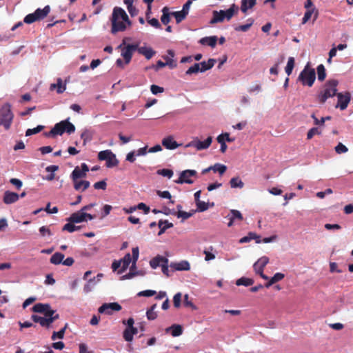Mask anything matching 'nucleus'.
Wrapping results in <instances>:
<instances>
[{
	"mask_svg": "<svg viewBox=\"0 0 353 353\" xmlns=\"http://www.w3.org/2000/svg\"><path fill=\"white\" fill-rule=\"evenodd\" d=\"M112 28L111 32L116 34L118 32H123L126 30V23L128 26L131 25V21L129 19L125 11L119 7H115L113 9L112 18Z\"/></svg>",
	"mask_w": 353,
	"mask_h": 353,
	"instance_id": "f257e3e1",
	"label": "nucleus"
},
{
	"mask_svg": "<svg viewBox=\"0 0 353 353\" xmlns=\"http://www.w3.org/2000/svg\"><path fill=\"white\" fill-rule=\"evenodd\" d=\"M339 81L336 79L328 80L323 85V90L317 94V100L319 103L324 104L327 99L333 97L337 94V85Z\"/></svg>",
	"mask_w": 353,
	"mask_h": 353,
	"instance_id": "f03ea898",
	"label": "nucleus"
},
{
	"mask_svg": "<svg viewBox=\"0 0 353 353\" xmlns=\"http://www.w3.org/2000/svg\"><path fill=\"white\" fill-rule=\"evenodd\" d=\"M130 38L125 37L122 43L118 46V48L121 50V54L125 61V64H128L132 57L134 52L138 48V43L127 44V41H130Z\"/></svg>",
	"mask_w": 353,
	"mask_h": 353,
	"instance_id": "7ed1b4c3",
	"label": "nucleus"
},
{
	"mask_svg": "<svg viewBox=\"0 0 353 353\" xmlns=\"http://www.w3.org/2000/svg\"><path fill=\"white\" fill-rule=\"evenodd\" d=\"M316 79L315 70L311 68L307 63L304 69L301 72L298 77V80L301 81L303 85L312 87Z\"/></svg>",
	"mask_w": 353,
	"mask_h": 353,
	"instance_id": "20e7f679",
	"label": "nucleus"
},
{
	"mask_svg": "<svg viewBox=\"0 0 353 353\" xmlns=\"http://www.w3.org/2000/svg\"><path fill=\"white\" fill-rule=\"evenodd\" d=\"M74 131L75 126L67 119L56 123L50 131V134L57 136L62 135L64 132H66L70 134L74 132Z\"/></svg>",
	"mask_w": 353,
	"mask_h": 353,
	"instance_id": "39448f33",
	"label": "nucleus"
},
{
	"mask_svg": "<svg viewBox=\"0 0 353 353\" xmlns=\"http://www.w3.org/2000/svg\"><path fill=\"white\" fill-rule=\"evenodd\" d=\"M13 117L14 114L11 110V105L9 103H6L0 110V121L6 130L10 129Z\"/></svg>",
	"mask_w": 353,
	"mask_h": 353,
	"instance_id": "423d86ee",
	"label": "nucleus"
},
{
	"mask_svg": "<svg viewBox=\"0 0 353 353\" xmlns=\"http://www.w3.org/2000/svg\"><path fill=\"white\" fill-rule=\"evenodd\" d=\"M50 8L49 6H45L43 9L38 8L33 13L28 14L23 19L26 23L30 24L37 21L44 19L50 12Z\"/></svg>",
	"mask_w": 353,
	"mask_h": 353,
	"instance_id": "0eeeda50",
	"label": "nucleus"
},
{
	"mask_svg": "<svg viewBox=\"0 0 353 353\" xmlns=\"http://www.w3.org/2000/svg\"><path fill=\"white\" fill-rule=\"evenodd\" d=\"M98 159L100 161H105L106 166L108 168H113L119 164V160L117 159L116 155L110 150H106L99 152Z\"/></svg>",
	"mask_w": 353,
	"mask_h": 353,
	"instance_id": "6e6552de",
	"label": "nucleus"
},
{
	"mask_svg": "<svg viewBox=\"0 0 353 353\" xmlns=\"http://www.w3.org/2000/svg\"><path fill=\"white\" fill-rule=\"evenodd\" d=\"M132 263L130 268V272L122 276V279H130L138 275V271H136V263L139 259V250L138 247L133 248L132 250Z\"/></svg>",
	"mask_w": 353,
	"mask_h": 353,
	"instance_id": "1a4fd4ad",
	"label": "nucleus"
},
{
	"mask_svg": "<svg viewBox=\"0 0 353 353\" xmlns=\"http://www.w3.org/2000/svg\"><path fill=\"white\" fill-rule=\"evenodd\" d=\"M212 142V137H208L205 141H201L197 138L194 139L192 141L185 145V148L194 147L197 150H203L208 148Z\"/></svg>",
	"mask_w": 353,
	"mask_h": 353,
	"instance_id": "9d476101",
	"label": "nucleus"
},
{
	"mask_svg": "<svg viewBox=\"0 0 353 353\" xmlns=\"http://www.w3.org/2000/svg\"><path fill=\"white\" fill-rule=\"evenodd\" d=\"M196 174L197 172L194 170H185L181 172L179 179L176 180L174 182L177 184H192L193 183L194 181L190 178L191 176H196Z\"/></svg>",
	"mask_w": 353,
	"mask_h": 353,
	"instance_id": "9b49d317",
	"label": "nucleus"
},
{
	"mask_svg": "<svg viewBox=\"0 0 353 353\" xmlns=\"http://www.w3.org/2000/svg\"><path fill=\"white\" fill-rule=\"evenodd\" d=\"M336 97L338 98V103L336 108H339L341 110H345L351 100L350 93L349 92H346L344 94L339 92L336 94Z\"/></svg>",
	"mask_w": 353,
	"mask_h": 353,
	"instance_id": "f8f14e48",
	"label": "nucleus"
},
{
	"mask_svg": "<svg viewBox=\"0 0 353 353\" xmlns=\"http://www.w3.org/2000/svg\"><path fill=\"white\" fill-rule=\"evenodd\" d=\"M89 171V168L86 163H83L81 165V168L79 166L75 167L72 171L70 177L72 181L84 178L86 176L87 172Z\"/></svg>",
	"mask_w": 353,
	"mask_h": 353,
	"instance_id": "ddd939ff",
	"label": "nucleus"
},
{
	"mask_svg": "<svg viewBox=\"0 0 353 353\" xmlns=\"http://www.w3.org/2000/svg\"><path fill=\"white\" fill-rule=\"evenodd\" d=\"M121 306L118 303H104L99 307L98 311L99 313L112 314V311H120Z\"/></svg>",
	"mask_w": 353,
	"mask_h": 353,
	"instance_id": "4468645a",
	"label": "nucleus"
},
{
	"mask_svg": "<svg viewBox=\"0 0 353 353\" xmlns=\"http://www.w3.org/2000/svg\"><path fill=\"white\" fill-rule=\"evenodd\" d=\"M225 219L229 221L228 223V227L232 226L236 221H241L243 219L242 214L237 210H230Z\"/></svg>",
	"mask_w": 353,
	"mask_h": 353,
	"instance_id": "2eb2a0df",
	"label": "nucleus"
},
{
	"mask_svg": "<svg viewBox=\"0 0 353 353\" xmlns=\"http://www.w3.org/2000/svg\"><path fill=\"white\" fill-rule=\"evenodd\" d=\"M52 309L51 308V306L48 303H37L35 304L32 308V310L34 312L37 313H41L43 314H46L48 312H50Z\"/></svg>",
	"mask_w": 353,
	"mask_h": 353,
	"instance_id": "dca6fc26",
	"label": "nucleus"
},
{
	"mask_svg": "<svg viewBox=\"0 0 353 353\" xmlns=\"http://www.w3.org/2000/svg\"><path fill=\"white\" fill-rule=\"evenodd\" d=\"M268 257L264 256L261 257L256 263H254L253 268L256 273L263 272L264 268L268 263Z\"/></svg>",
	"mask_w": 353,
	"mask_h": 353,
	"instance_id": "f3484780",
	"label": "nucleus"
},
{
	"mask_svg": "<svg viewBox=\"0 0 353 353\" xmlns=\"http://www.w3.org/2000/svg\"><path fill=\"white\" fill-rule=\"evenodd\" d=\"M162 145L168 150H174L180 145L171 136L164 138L162 140Z\"/></svg>",
	"mask_w": 353,
	"mask_h": 353,
	"instance_id": "a211bd4d",
	"label": "nucleus"
},
{
	"mask_svg": "<svg viewBox=\"0 0 353 353\" xmlns=\"http://www.w3.org/2000/svg\"><path fill=\"white\" fill-rule=\"evenodd\" d=\"M137 51L140 54L143 55L148 60L150 59L156 54V52L152 48L145 46L139 47L138 46Z\"/></svg>",
	"mask_w": 353,
	"mask_h": 353,
	"instance_id": "6ab92c4d",
	"label": "nucleus"
},
{
	"mask_svg": "<svg viewBox=\"0 0 353 353\" xmlns=\"http://www.w3.org/2000/svg\"><path fill=\"white\" fill-rule=\"evenodd\" d=\"M166 333H170L174 337L179 336L183 334V327L181 325L173 324L165 329Z\"/></svg>",
	"mask_w": 353,
	"mask_h": 353,
	"instance_id": "aec40b11",
	"label": "nucleus"
},
{
	"mask_svg": "<svg viewBox=\"0 0 353 353\" xmlns=\"http://www.w3.org/2000/svg\"><path fill=\"white\" fill-rule=\"evenodd\" d=\"M19 195L15 192L6 191L3 196V202L6 204H11L18 201Z\"/></svg>",
	"mask_w": 353,
	"mask_h": 353,
	"instance_id": "412c9836",
	"label": "nucleus"
},
{
	"mask_svg": "<svg viewBox=\"0 0 353 353\" xmlns=\"http://www.w3.org/2000/svg\"><path fill=\"white\" fill-rule=\"evenodd\" d=\"M170 267L177 271H188L190 269V265L187 261H181L179 263H172Z\"/></svg>",
	"mask_w": 353,
	"mask_h": 353,
	"instance_id": "4be33fe9",
	"label": "nucleus"
},
{
	"mask_svg": "<svg viewBox=\"0 0 353 353\" xmlns=\"http://www.w3.org/2000/svg\"><path fill=\"white\" fill-rule=\"evenodd\" d=\"M46 327H50V325L57 319L59 318V314L56 312V310H52L48 312L45 315Z\"/></svg>",
	"mask_w": 353,
	"mask_h": 353,
	"instance_id": "5701e85b",
	"label": "nucleus"
},
{
	"mask_svg": "<svg viewBox=\"0 0 353 353\" xmlns=\"http://www.w3.org/2000/svg\"><path fill=\"white\" fill-rule=\"evenodd\" d=\"M57 89V92L58 94L63 93L66 90V83H63V81L61 78H58L57 79V83H52L50 86V90H53Z\"/></svg>",
	"mask_w": 353,
	"mask_h": 353,
	"instance_id": "b1692460",
	"label": "nucleus"
},
{
	"mask_svg": "<svg viewBox=\"0 0 353 353\" xmlns=\"http://www.w3.org/2000/svg\"><path fill=\"white\" fill-rule=\"evenodd\" d=\"M74 183V188L77 191L83 192L87 190L90 187V182L88 181L81 180L78 181L76 179L75 181H72Z\"/></svg>",
	"mask_w": 353,
	"mask_h": 353,
	"instance_id": "393cba45",
	"label": "nucleus"
},
{
	"mask_svg": "<svg viewBox=\"0 0 353 353\" xmlns=\"http://www.w3.org/2000/svg\"><path fill=\"white\" fill-rule=\"evenodd\" d=\"M68 221L74 223H79L85 221L83 212L81 210L77 212L72 213L67 219Z\"/></svg>",
	"mask_w": 353,
	"mask_h": 353,
	"instance_id": "a878e982",
	"label": "nucleus"
},
{
	"mask_svg": "<svg viewBox=\"0 0 353 353\" xmlns=\"http://www.w3.org/2000/svg\"><path fill=\"white\" fill-rule=\"evenodd\" d=\"M166 261H168L166 257L157 255L150 260V265L152 269H156L157 267L161 266V263H164Z\"/></svg>",
	"mask_w": 353,
	"mask_h": 353,
	"instance_id": "bb28decb",
	"label": "nucleus"
},
{
	"mask_svg": "<svg viewBox=\"0 0 353 353\" xmlns=\"http://www.w3.org/2000/svg\"><path fill=\"white\" fill-rule=\"evenodd\" d=\"M120 261H121V268L118 271L119 274L124 272L128 269L132 261V256H131L130 253H127Z\"/></svg>",
	"mask_w": 353,
	"mask_h": 353,
	"instance_id": "cd10ccee",
	"label": "nucleus"
},
{
	"mask_svg": "<svg viewBox=\"0 0 353 353\" xmlns=\"http://www.w3.org/2000/svg\"><path fill=\"white\" fill-rule=\"evenodd\" d=\"M217 41L216 36H211V37H203L199 40V43L201 45H207L212 48H214L216 46Z\"/></svg>",
	"mask_w": 353,
	"mask_h": 353,
	"instance_id": "c85d7f7f",
	"label": "nucleus"
},
{
	"mask_svg": "<svg viewBox=\"0 0 353 353\" xmlns=\"http://www.w3.org/2000/svg\"><path fill=\"white\" fill-rule=\"evenodd\" d=\"M224 19H225V17H224L223 10H219V11L214 10L212 12V18L210 20V23L211 24L221 23V22H223Z\"/></svg>",
	"mask_w": 353,
	"mask_h": 353,
	"instance_id": "c756f323",
	"label": "nucleus"
},
{
	"mask_svg": "<svg viewBox=\"0 0 353 353\" xmlns=\"http://www.w3.org/2000/svg\"><path fill=\"white\" fill-rule=\"evenodd\" d=\"M256 4V0H241V10L246 13L248 9L252 8Z\"/></svg>",
	"mask_w": 353,
	"mask_h": 353,
	"instance_id": "7c9ffc66",
	"label": "nucleus"
},
{
	"mask_svg": "<svg viewBox=\"0 0 353 353\" xmlns=\"http://www.w3.org/2000/svg\"><path fill=\"white\" fill-rule=\"evenodd\" d=\"M162 15L161 17V21L163 24L168 25L170 21V16H172L171 12H170V9L168 7L165 6L163 8Z\"/></svg>",
	"mask_w": 353,
	"mask_h": 353,
	"instance_id": "2f4dec72",
	"label": "nucleus"
},
{
	"mask_svg": "<svg viewBox=\"0 0 353 353\" xmlns=\"http://www.w3.org/2000/svg\"><path fill=\"white\" fill-rule=\"evenodd\" d=\"M158 226L160 229L158 235L160 236L163 234L167 229L171 228L174 225L173 223L168 222L167 220H160L158 223Z\"/></svg>",
	"mask_w": 353,
	"mask_h": 353,
	"instance_id": "473e14b6",
	"label": "nucleus"
},
{
	"mask_svg": "<svg viewBox=\"0 0 353 353\" xmlns=\"http://www.w3.org/2000/svg\"><path fill=\"white\" fill-rule=\"evenodd\" d=\"M216 60L214 59H209L208 61H202L199 63L201 68H200V72H204L210 69H211L215 64Z\"/></svg>",
	"mask_w": 353,
	"mask_h": 353,
	"instance_id": "72a5a7b5",
	"label": "nucleus"
},
{
	"mask_svg": "<svg viewBox=\"0 0 353 353\" xmlns=\"http://www.w3.org/2000/svg\"><path fill=\"white\" fill-rule=\"evenodd\" d=\"M64 259V254L61 252H55L50 258V261L54 265L62 263Z\"/></svg>",
	"mask_w": 353,
	"mask_h": 353,
	"instance_id": "f704fd0d",
	"label": "nucleus"
},
{
	"mask_svg": "<svg viewBox=\"0 0 353 353\" xmlns=\"http://www.w3.org/2000/svg\"><path fill=\"white\" fill-rule=\"evenodd\" d=\"M238 10V7L235 4H232L231 7L227 10H223L224 17L228 21L230 20L234 16L235 12Z\"/></svg>",
	"mask_w": 353,
	"mask_h": 353,
	"instance_id": "c9c22d12",
	"label": "nucleus"
},
{
	"mask_svg": "<svg viewBox=\"0 0 353 353\" xmlns=\"http://www.w3.org/2000/svg\"><path fill=\"white\" fill-rule=\"evenodd\" d=\"M230 185L232 188H243L244 186L243 182L239 176L232 178L230 181Z\"/></svg>",
	"mask_w": 353,
	"mask_h": 353,
	"instance_id": "e433bc0d",
	"label": "nucleus"
},
{
	"mask_svg": "<svg viewBox=\"0 0 353 353\" xmlns=\"http://www.w3.org/2000/svg\"><path fill=\"white\" fill-rule=\"evenodd\" d=\"M68 327V323L65 325V326L61 329L59 332H53L51 339L52 341H55L57 339H62L64 337V334L65 332V330Z\"/></svg>",
	"mask_w": 353,
	"mask_h": 353,
	"instance_id": "4c0bfd02",
	"label": "nucleus"
},
{
	"mask_svg": "<svg viewBox=\"0 0 353 353\" xmlns=\"http://www.w3.org/2000/svg\"><path fill=\"white\" fill-rule=\"evenodd\" d=\"M254 283V280L250 278L241 277L236 281V285L250 286Z\"/></svg>",
	"mask_w": 353,
	"mask_h": 353,
	"instance_id": "58836bf2",
	"label": "nucleus"
},
{
	"mask_svg": "<svg viewBox=\"0 0 353 353\" xmlns=\"http://www.w3.org/2000/svg\"><path fill=\"white\" fill-rule=\"evenodd\" d=\"M317 70V74H318V79L320 81H323L325 80L326 77V72H325V68L323 64H320L317 66L316 68Z\"/></svg>",
	"mask_w": 353,
	"mask_h": 353,
	"instance_id": "ea45409f",
	"label": "nucleus"
},
{
	"mask_svg": "<svg viewBox=\"0 0 353 353\" xmlns=\"http://www.w3.org/2000/svg\"><path fill=\"white\" fill-rule=\"evenodd\" d=\"M171 14H172V16H173L175 18L176 22L177 23H181L187 17V14H185V13H184V12H182L181 10L176 11V12H172Z\"/></svg>",
	"mask_w": 353,
	"mask_h": 353,
	"instance_id": "a19ab883",
	"label": "nucleus"
},
{
	"mask_svg": "<svg viewBox=\"0 0 353 353\" xmlns=\"http://www.w3.org/2000/svg\"><path fill=\"white\" fill-rule=\"evenodd\" d=\"M74 223L69 222L65 224L62 228L63 231H68L69 232H73L76 230L81 229V226H76L74 225Z\"/></svg>",
	"mask_w": 353,
	"mask_h": 353,
	"instance_id": "79ce46f5",
	"label": "nucleus"
},
{
	"mask_svg": "<svg viewBox=\"0 0 353 353\" xmlns=\"http://www.w3.org/2000/svg\"><path fill=\"white\" fill-rule=\"evenodd\" d=\"M294 67V59L293 57H289L287 65L285 68V72L288 74V75H290L292 74Z\"/></svg>",
	"mask_w": 353,
	"mask_h": 353,
	"instance_id": "37998d69",
	"label": "nucleus"
},
{
	"mask_svg": "<svg viewBox=\"0 0 353 353\" xmlns=\"http://www.w3.org/2000/svg\"><path fill=\"white\" fill-rule=\"evenodd\" d=\"M31 319L34 322L39 323L41 326L46 327L45 316L42 317L36 314H33L32 315Z\"/></svg>",
	"mask_w": 353,
	"mask_h": 353,
	"instance_id": "c03bdc74",
	"label": "nucleus"
},
{
	"mask_svg": "<svg viewBox=\"0 0 353 353\" xmlns=\"http://www.w3.org/2000/svg\"><path fill=\"white\" fill-rule=\"evenodd\" d=\"M212 167H213L212 170L214 172H218L221 175L224 174L227 170V167L225 165L220 164V163H216Z\"/></svg>",
	"mask_w": 353,
	"mask_h": 353,
	"instance_id": "a18cd8bd",
	"label": "nucleus"
},
{
	"mask_svg": "<svg viewBox=\"0 0 353 353\" xmlns=\"http://www.w3.org/2000/svg\"><path fill=\"white\" fill-rule=\"evenodd\" d=\"M44 128L43 125H39L36 128L32 129H28L26 132V136H31L32 134H37L40 132Z\"/></svg>",
	"mask_w": 353,
	"mask_h": 353,
	"instance_id": "49530a36",
	"label": "nucleus"
},
{
	"mask_svg": "<svg viewBox=\"0 0 353 353\" xmlns=\"http://www.w3.org/2000/svg\"><path fill=\"white\" fill-rule=\"evenodd\" d=\"M157 174L163 176H166L168 179H170L173 176L174 173L172 170L164 168L157 170Z\"/></svg>",
	"mask_w": 353,
	"mask_h": 353,
	"instance_id": "de8ad7c7",
	"label": "nucleus"
},
{
	"mask_svg": "<svg viewBox=\"0 0 353 353\" xmlns=\"http://www.w3.org/2000/svg\"><path fill=\"white\" fill-rule=\"evenodd\" d=\"M216 139L217 141L221 144L220 151L222 153H224L226 151L228 146L224 141L223 135H219Z\"/></svg>",
	"mask_w": 353,
	"mask_h": 353,
	"instance_id": "09e8293b",
	"label": "nucleus"
},
{
	"mask_svg": "<svg viewBox=\"0 0 353 353\" xmlns=\"http://www.w3.org/2000/svg\"><path fill=\"white\" fill-rule=\"evenodd\" d=\"M199 72H200V64L194 63V65L188 68V70L185 72V74L188 75H190L192 74H195Z\"/></svg>",
	"mask_w": 353,
	"mask_h": 353,
	"instance_id": "8fccbe9b",
	"label": "nucleus"
},
{
	"mask_svg": "<svg viewBox=\"0 0 353 353\" xmlns=\"http://www.w3.org/2000/svg\"><path fill=\"white\" fill-rule=\"evenodd\" d=\"M334 150L335 152L339 154L342 153H345L348 151V148L342 143H339L338 145L335 147Z\"/></svg>",
	"mask_w": 353,
	"mask_h": 353,
	"instance_id": "3c124183",
	"label": "nucleus"
},
{
	"mask_svg": "<svg viewBox=\"0 0 353 353\" xmlns=\"http://www.w3.org/2000/svg\"><path fill=\"white\" fill-rule=\"evenodd\" d=\"M181 293L178 292L173 297V304L174 306L176 308H179L181 306Z\"/></svg>",
	"mask_w": 353,
	"mask_h": 353,
	"instance_id": "603ef678",
	"label": "nucleus"
},
{
	"mask_svg": "<svg viewBox=\"0 0 353 353\" xmlns=\"http://www.w3.org/2000/svg\"><path fill=\"white\" fill-rule=\"evenodd\" d=\"M81 138L83 140V145H85L88 141L92 139V135L88 130H85L81 134Z\"/></svg>",
	"mask_w": 353,
	"mask_h": 353,
	"instance_id": "864d4df0",
	"label": "nucleus"
},
{
	"mask_svg": "<svg viewBox=\"0 0 353 353\" xmlns=\"http://www.w3.org/2000/svg\"><path fill=\"white\" fill-rule=\"evenodd\" d=\"M95 284L94 279H89L88 283L83 287V291L85 293H88L92 291V287Z\"/></svg>",
	"mask_w": 353,
	"mask_h": 353,
	"instance_id": "5fc2aeb1",
	"label": "nucleus"
},
{
	"mask_svg": "<svg viewBox=\"0 0 353 353\" xmlns=\"http://www.w3.org/2000/svg\"><path fill=\"white\" fill-rule=\"evenodd\" d=\"M194 212H187L179 210L177 212V217L182 218L183 220L188 219L193 215Z\"/></svg>",
	"mask_w": 353,
	"mask_h": 353,
	"instance_id": "6e6d98bb",
	"label": "nucleus"
},
{
	"mask_svg": "<svg viewBox=\"0 0 353 353\" xmlns=\"http://www.w3.org/2000/svg\"><path fill=\"white\" fill-rule=\"evenodd\" d=\"M196 205L199 212H204L208 209V203L204 201H199L196 203Z\"/></svg>",
	"mask_w": 353,
	"mask_h": 353,
	"instance_id": "4d7b16f0",
	"label": "nucleus"
},
{
	"mask_svg": "<svg viewBox=\"0 0 353 353\" xmlns=\"http://www.w3.org/2000/svg\"><path fill=\"white\" fill-rule=\"evenodd\" d=\"M157 294L156 291L152 290H143L138 293L139 296H147L150 297Z\"/></svg>",
	"mask_w": 353,
	"mask_h": 353,
	"instance_id": "13d9d810",
	"label": "nucleus"
},
{
	"mask_svg": "<svg viewBox=\"0 0 353 353\" xmlns=\"http://www.w3.org/2000/svg\"><path fill=\"white\" fill-rule=\"evenodd\" d=\"M252 25V21L250 23L238 26L234 28V30L236 31L247 32L250 29V28L251 27Z\"/></svg>",
	"mask_w": 353,
	"mask_h": 353,
	"instance_id": "bf43d9fd",
	"label": "nucleus"
},
{
	"mask_svg": "<svg viewBox=\"0 0 353 353\" xmlns=\"http://www.w3.org/2000/svg\"><path fill=\"white\" fill-rule=\"evenodd\" d=\"M94 188L97 190H105L107 183L105 180L98 181L94 184Z\"/></svg>",
	"mask_w": 353,
	"mask_h": 353,
	"instance_id": "052dcab7",
	"label": "nucleus"
},
{
	"mask_svg": "<svg viewBox=\"0 0 353 353\" xmlns=\"http://www.w3.org/2000/svg\"><path fill=\"white\" fill-rule=\"evenodd\" d=\"M150 90L153 94H157L159 93H162L164 91V89L163 87H160L157 85H152L150 86Z\"/></svg>",
	"mask_w": 353,
	"mask_h": 353,
	"instance_id": "680f3d73",
	"label": "nucleus"
},
{
	"mask_svg": "<svg viewBox=\"0 0 353 353\" xmlns=\"http://www.w3.org/2000/svg\"><path fill=\"white\" fill-rule=\"evenodd\" d=\"M147 21H148V23L152 27H154L155 28H161V26L157 19H156V18H152L150 19H148Z\"/></svg>",
	"mask_w": 353,
	"mask_h": 353,
	"instance_id": "e2e57ef3",
	"label": "nucleus"
},
{
	"mask_svg": "<svg viewBox=\"0 0 353 353\" xmlns=\"http://www.w3.org/2000/svg\"><path fill=\"white\" fill-rule=\"evenodd\" d=\"M320 133L317 128H312L307 132V139H311L315 134H319Z\"/></svg>",
	"mask_w": 353,
	"mask_h": 353,
	"instance_id": "0e129e2a",
	"label": "nucleus"
},
{
	"mask_svg": "<svg viewBox=\"0 0 353 353\" xmlns=\"http://www.w3.org/2000/svg\"><path fill=\"white\" fill-rule=\"evenodd\" d=\"M163 59L165 60V65L169 66L170 68H174L176 67V63L172 58L168 57H164Z\"/></svg>",
	"mask_w": 353,
	"mask_h": 353,
	"instance_id": "69168bd1",
	"label": "nucleus"
},
{
	"mask_svg": "<svg viewBox=\"0 0 353 353\" xmlns=\"http://www.w3.org/2000/svg\"><path fill=\"white\" fill-rule=\"evenodd\" d=\"M123 338L126 341H132L133 339V335L130 332L129 328H126L123 332Z\"/></svg>",
	"mask_w": 353,
	"mask_h": 353,
	"instance_id": "338daca9",
	"label": "nucleus"
},
{
	"mask_svg": "<svg viewBox=\"0 0 353 353\" xmlns=\"http://www.w3.org/2000/svg\"><path fill=\"white\" fill-rule=\"evenodd\" d=\"M285 277V274L281 272L276 273L272 278V281L274 282V283H276L280 281H281Z\"/></svg>",
	"mask_w": 353,
	"mask_h": 353,
	"instance_id": "774afa93",
	"label": "nucleus"
}]
</instances>
